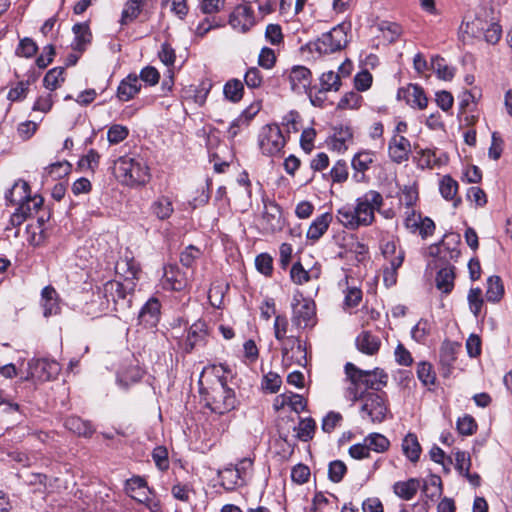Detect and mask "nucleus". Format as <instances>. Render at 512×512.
<instances>
[{
    "instance_id": "1",
    "label": "nucleus",
    "mask_w": 512,
    "mask_h": 512,
    "mask_svg": "<svg viewBox=\"0 0 512 512\" xmlns=\"http://www.w3.org/2000/svg\"><path fill=\"white\" fill-rule=\"evenodd\" d=\"M382 195L369 190L356 199V205H345L338 209L337 219L347 229L356 230L361 226H369L375 220V211L383 205Z\"/></svg>"
},
{
    "instance_id": "2",
    "label": "nucleus",
    "mask_w": 512,
    "mask_h": 512,
    "mask_svg": "<svg viewBox=\"0 0 512 512\" xmlns=\"http://www.w3.org/2000/svg\"><path fill=\"white\" fill-rule=\"evenodd\" d=\"M346 381L344 396L355 403L359 401L362 393L378 392L387 384V374L378 368L362 370L351 362L345 364Z\"/></svg>"
},
{
    "instance_id": "3",
    "label": "nucleus",
    "mask_w": 512,
    "mask_h": 512,
    "mask_svg": "<svg viewBox=\"0 0 512 512\" xmlns=\"http://www.w3.org/2000/svg\"><path fill=\"white\" fill-rule=\"evenodd\" d=\"M200 394L213 413L223 415L236 407L235 392L223 378H217L209 389L201 388Z\"/></svg>"
},
{
    "instance_id": "4",
    "label": "nucleus",
    "mask_w": 512,
    "mask_h": 512,
    "mask_svg": "<svg viewBox=\"0 0 512 512\" xmlns=\"http://www.w3.org/2000/svg\"><path fill=\"white\" fill-rule=\"evenodd\" d=\"M113 173L124 185H145L149 179V168L141 158L130 156L119 157L114 162Z\"/></svg>"
},
{
    "instance_id": "5",
    "label": "nucleus",
    "mask_w": 512,
    "mask_h": 512,
    "mask_svg": "<svg viewBox=\"0 0 512 512\" xmlns=\"http://www.w3.org/2000/svg\"><path fill=\"white\" fill-rule=\"evenodd\" d=\"M350 23H341L333 27L329 32L323 33L315 42L314 48L320 54L338 52L348 44V31Z\"/></svg>"
},
{
    "instance_id": "6",
    "label": "nucleus",
    "mask_w": 512,
    "mask_h": 512,
    "mask_svg": "<svg viewBox=\"0 0 512 512\" xmlns=\"http://www.w3.org/2000/svg\"><path fill=\"white\" fill-rule=\"evenodd\" d=\"M359 400L362 402L360 407L362 419L372 423H381L386 419L389 409L384 392L362 393Z\"/></svg>"
},
{
    "instance_id": "7",
    "label": "nucleus",
    "mask_w": 512,
    "mask_h": 512,
    "mask_svg": "<svg viewBox=\"0 0 512 512\" xmlns=\"http://www.w3.org/2000/svg\"><path fill=\"white\" fill-rule=\"evenodd\" d=\"M136 283L133 281L119 282L107 281L102 288L103 297L106 299V309L110 308V302L113 303V309L118 310L130 307L131 297Z\"/></svg>"
},
{
    "instance_id": "8",
    "label": "nucleus",
    "mask_w": 512,
    "mask_h": 512,
    "mask_svg": "<svg viewBox=\"0 0 512 512\" xmlns=\"http://www.w3.org/2000/svg\"><path fill=\"white\" fill-rule=\"evenodd\" d=\"M258 144L264 155L276 156L282 152L286 138L277 124H267L260 130Z\"/></svg>"
},
{
    "instance_id": "9",
    "label": "nucleus",
    "mask_w": 512,
    "mask_h": 512,
    "mask_svg": "<svg viewBox=\"0 0 512 512\" xmlns=\"http://www.w3.org/2000/svg\"><path fill=\"white\" fill-rule=\"evenodd\" d=\"M130 497L140 504H143L150 512H159L160 501L147 486L142 478L132 479L129 483Z\"/></svg>"
},
{
    "instance_id": "10",
    "label": "nucleus",
    "mask_w": 512,
    "mask_h": 512,
    "mask_svg": "<svg viewBox=\"0 0 512 512\" xmlns=\"http://www.w3.org/2000/svg\"><path fill=\"white\" fill-rule=\"evenodd\" d=\"M292 322L298 328L313 327L316 323L315 303L309 299H294Z\"/></svg>"
},
{
    "instance_id": "11",
    "label": "nucleus",
    "mask_w": 512,
    "mask_h": 512,
    "mask_svg": "<svg viewBox=\"0 0 512 512\" xmlns=\"http://www.w3.org/2000/svg\"><path fill=\"white\" fill-rule=\"evenodd\" d=\"M6 205H14L24 200H32L35 209L43 205V198L40 195L31 196L30 186L24 180H18L5 193Z\"/></svg>"
},
{
    "instance_id": "12",
    "label": "nucleus",
    "mask_w": 512,
    "mask_h": 512,
    "mask_svg": "<svg viewBox=\"0 0 512 512\" xmlns=\"http://www.w3.org/2000/svg\"><path fill=\"white\" fill-rule=\"evenodd\" d=\"M208 331L207 325L202 320H197L190 325L187 331V337L184 342V350L186 353H191L197 346H204L207 342Z\"/></svg>"
},
{
    "instance_id": "13",
    "label": "nucleus",
    "mask_w": 512,
    "mask_h": 512,
    "mask_svg": "<svg viewBox=\"0 0 512 512\" xmlns=\"http://www.w3.org/2000/svg\"><path fill=\"white\" fill-rule=\"evenodd\" d=\"M265 208L262 215V228L264 232L275 233L280 231L284 225L281 207L272 201L268 206L265 205Z\"/></svg>"
},
{
    "instance_id": "14",
    "label": "nucleus",
    "mask_w": 512,
    "mask_h": 512,
    "mask_svg": "<svg viewBox=\"0 0 512 512\" xmlns=\"http://www.w3.org/2000/svg\"><path fill=\"white\" fill-rule=\"evenodd\" d=\"M397 96L399 99H404L411 107H417L420 110L425 109L428 104L424 90L418 84H409L407 87L400 88Z\"/></svg>"
},
{
    "instance_id": "15",
    "label": "nucleus",
    "mask_w": 512,
    "mask_h": 512,
    "mask_svg": "<svg viewBox=\"0 0 512 512\" xmlns=\"http://www.w3.org/2000/svg\"><path fill=\"white\" fill-rule=\"evenodd\" d=\"M410 152V141L404 136L393 135L388 145V153L390 159L393 162L400 164L408 160Z\"/></svg>"
},
{
    "instance_id": "16",
    "label": "nucleus",
    "mask_w": 512,
    "mask_h": 512,
    "mask_svg": "<svg viewBox=\"0 0 512 512\" xmlns=\"http://www.w3.org/2000/svg\"><path fill=\"white\" fill-rule=\"evenodd\" d=\"M160 309H161L160 301L155 297H151L143 305V307L141 308V310L139 312V315H138L139 323L144 325V327H146V328L155 327L160 320V313H161Z\"/></svg>"
},
{
    "instance_id": "17",
    "label": "nucleus",
    "mask_w": 512,
    "mask_h": 512,
    "mask_svg": "<svg viewBox=\"0 0 512 512\" xmlns=\"http://www.w3.org/2000/svg\"><path fill=\"white\" fill-rule=\"evenodd\" d=\"M312 74L305 66H294L289 72L291 90L301 94L307 91L311 84Z\"/></svg>"
},
{
    "instance_id": "18",
    "label": "nucleus",
    "mask_w": 512,
    "mask_h": 512,
    "mask_svg": "<svg viewBox=\"0 0 512 512\" xmlns=\"http://www.w3.org/2000/svg\"><path fill=\"white\" fill-rule=\"evenodd\" d=\"M30 374L40 381H49L59 373V365L55 361L37 359L30 365Z\"/></svg>"
},
{
    "instance_id": "19",
    "label": "nucleus",
    "mask_w": 512,
    "mask_h": 512,
    "mask_svg": "<svg viewBox=\"0 0 512 512\" xmlns=\"http://www.w3.org/2000/svg\"><path fill=\"white\" fill-rule=\"evenodd\" d=\"M229 23L234 28L246 32L254 24V12L248 5H238L229 17Z\"/></svg>"
},
{
    "instance_id": "20",
    "label": "nucleus",
    "mask_w": 512,
    "mask_h": 512,
    "mask_svg": "<svg viewBox=\"0 0 512 512\" xmlns=\"http://www.w3.org/2000/svg\"><path fill=\"white\" fill-rule=\"evenodd\" d=\"M149 212L160 221L168 220L174 213V205L170 196L159 195L150 204Z\"/></svg>"
},
{
    "instance_id": "21",
    "label": "nucleus",
    "mask_w": 512,
    "mask_h": 512,
    "mask_svg": "<svg viewBox=\"0 0 512 512\" xmlns=\"http://www.w3.org/2000/svg\"><path fill=\"white\" fill-rule=\"evenodd\" d=\"M141 89V82L137 75L129 74L118 85L116 96L122 102L133 99Z\"/></svg>"
},
{
    "instance_id": "22",
    "label": "nucleus",
    "mask_w": 512,
    "mask_h": 512,
    "mask_svg": "<svg viewBox=\"0 0 512 512\" xmlns=\"http://www.w3.org/2000/svg\"><path fill=\"white\" fill-rule=\"evenodd\" d=\"M333 220V215L330 212H325L319 216H317L312 223L310 224L306 237L312 241H318L328 230L331 222Z\"/></svg>"
},
{
    "instance_id": "23",
    "label": "nucleus",
    "mask_w": 512,
    "mask_h": 512,
    "mask_svg": "<svg viewBox=\"0 0 512 512\" xmlns=\"http://www.w3.org/2000/svg\"><path fill=\"white\" fill-rule=\"evenodd\" d=\"M374 161V153L371 151H361L357 153L352 159V167L355 170L353 175L356 182L365 180V172L370 168Z\"/></svg>"
},
{
    "instance_id": "24",
    "label": "nucleus",
    "mask_w": 512,
    "mask_h": 512,
    "mask_svg": "<svg viewBox=\"0 0 512 512\" xmlns=\"http://www.w3.org/2000/svg\"><path fill=\"white\" fill-rule=\"evenodd\" d=\"M44 317L57 315L60 312L58 293L52 286H46L41 292Z\"/></svg>"
},
{
    "instance_id": "25",
    "label": "nucleus",
    "mask_w": 512,
    "mask_h": 512,
    "mask_svg": "<svg viewBox=\"0 0 512 512\" xmlns=\"http://www.w3.org/2000/svg\"><path fill=\"white\" fill-rule=\"evenodd\" d=\"M72 31L74 33L73 50L83 52L92 40V33L88 23H76L72 27Z\"/></svg>"
},
{
    "instance_id": "26",
    "label": "nucleus",
    "mask_w": 512,
    "mask_h": 512,
    "mask_svg": "<svg viewBox=\"0 0 512 512\" xmlns=\"http://www.w3.org/2000/svg\"><path fill=\"white\" fill-rule=\"evenodd\" d=\"M381 341L378 336L369 331H363L356 338V346L359 351L367 355H374L378 352Z\"/></svg>"
},
{
    "instance_id": "27",
    "label": "nucleus",
    "mask_w": 512,
    "mask_h": 512,
    "mask_svg": "<svg viewBox=\"0 0 512 512\" xmlns=\"http://www.w3.org/2000/svg\"><path fill=\"white\" fill-rule=\"evenodd\" d=\"M165 286L174 291H183L188 286V278L178 267L165 271Z\"/></svg>"
},
{
    "instance_id": "28",
    "label": "nucleus",
    "mask_w": 512,
    "mask_h": 512,
    "mask_svg": "<svg viewBox=\"0 0 512 512\" xmlns=\"http://www.w3.org/2000/svg\"><path fill=\"white\" fill-rule=\"evenodd\" d=\"M115 271L117 274L124 277V282H130L137 279L140 271L137 262L133 258H121L115 264Z\"/></svg>"
},
{
    "instance_id": "29",
    "label": "nucleus",
    "mask_w": 512,
    "mask_h": 512,
    "mask_svg": "<svg viewBox=\"0 0 512 512\" xmlns=\"http://www.w3.org/2000/svg\"><path fill=\"white\" fill-rule=\"evenodd\" d=\"M218 476L220 478L221 486L228 491H232L236 487L246 485L245 482L242 481L241 476H239V474L237 473L232 464L220 470L218 472Z\"/></svg>"
},
{
    "instance_id": "30",
    "label": "nucleus",
    "mask_w": 512,
    "mask_h": 512,
    "mask_svg": "<svg viewBox=\"0 0 512 512\" xmlns=\"http://www.w3.org/2000/svg\"><path fill=\"white\" fill-rule=\"evenodd\" d=\"M421 487V481L410 478L407 481H398L393 485L394 493L403 500H411Z\"/></svg>"
},
{
    "instance_id": "31",
    "label": "nucleus",
    "mask_w": 512,
    "mask_h": 512,
    "mask_svg": "<svg viewBox=\"0 0 512 512\" xmlns=\"http://www.w3.org/2000/svg\"><path fill=\"white\" fill-rule=\"evenodd\" d=\"M405 257V252L400 250L398 255L390 260L383 269V282L386 287H392L397 282V270L402 266Z\"/></svg>"
},
{
    "instance_id": "32",
    "label": "nucleus",
    "mask_w": 512,
    "mask_h": 512,
    "mask_svg": "<svg viewBox=\"0 0 512 512\" xmlns=\"http://www.w3.org/2000/svg\"><path fill=\"white\" fill-rule=\"evenodd\" d=\"M454 267L446 266L441 268L436 275V287L444 294H449L454 288Z\"/></svg>"
},
{
    "instance_id": "33",
    "label": "nucleus",
    "mask_w": 512,
    "mask_h": 512,
    "mask_svg": "<svg viewBox=\"0 0 512 512\" xmlns=\"http://www.w3.org/2000/svg\"><path fill=\"white\" fill-rule=\"evenodd\" d=\"M64 426L71 432L84 437H89L93 434L94 429L90 422L84 421L77 416H70L65 419Z\"/></svg>"
},
{
    "instance_id": "34",
    "label": "nucleus",
    "mask_w": 512,
    "mask_h": 512,
    "mask_svg": "<svg viewBox=\"0 0 512 512\" xmlns=\"http://www.w3.org/2000/svg\"><path fill=\"white\" fill-rule=\"evenodd\" d=\"M402 450L404 455L411 461L417 462L421 454V446L418 438L413 433H408L402 441Z\"/></svg>"
},
{
    "instance_id": "35",
    "label": "nucleus",
    "mask_w": 512,
    "mask_h": 512,
    "mask_svg": "<svg viewBox=\"0 0 512 512\" xmlns=\"http://www.w3.org/2000/svg\"><path fill=\"white\" fill-rule=\"evenodd\" d=\"M147 0H128L121 15V24L127 25L134 21L142 12Z\"/></svg>"
},
{
    "instance_id": "36",
    "label": "nucleus",
    "mask_w": 512,
    "mask_h": 512,
    "mask_svg": "<svg viewBox=\"0 0 512 512\" xmlns=\"http://www.w3.org/2000/svg\"><path fill=\"white\" fill-rule=\"evenodd\" d=\"M440 193L446 200H453V205L456 207L460 202V198H456L458 191V183L449 175H445L439 186Z\"/></svg>"
},
{
    "instance_id": "37",
    "label": "nucleus",
    "mask_w": 512,
    "mask_h": 512,
    "mask_svg": "<svg viewBox=\"0 0 512 512\" xmlns=\"http://www.w3.org/2000/svg\"><path fill=\"white\" fill-rule=\"evenodd\" d=\"M504 295V286L499 276L493 275L487 279L485 297L487 301L495 303L500 301Z\"/></svg>"
},
{
    "instance_id": "38",
    "label": "nucleus",
    "mask_w": 512,
    "mask_h": 512,
    "mask_svg": "<svg viewBox=\"0 0 512 512\" xmlns=\"http://www.w3.org/2000/svg\"><path fill=\"white\" fill-rule=\"evenodd\" d=\"M223 94L230 102L237 103L243 98L244 85L239 79H230L223 87Z\"/></svg>"
},
{
    "instance_id": "39",
    "label": "nucleus",
    "mask_w": 512,
    "mask_h": 512,
    "mask_svg": "<svg viewBox=\"0 0 512 512\" xmlns=\"http://www.w3.org/2000/svg\"><path fill=\"white\" fill-rule=\"evenodd\" d=\"M431 68L437 74L438 78L450 81L455 75V69L447 65L444 58L435 56L431 58Z\"/></svg>"
},
{
    "instance_id": "40",
    "label": "nucleus",
    "mask_w": 512,
    "mask_h": 512,
    "mask_svg": "<svg viewBox=\"0 0 512 512\" xmlns=\"http://www.w3.org/2000/svg\"><path fill=\"white\" fill-rule=\"evenodd\" d=\"M364 441L368 447L369 452L374 451L377 453H383L388 450L390 441L387 437L380 433H370L364 438Z\"/></svg>"
},
{
    "instance_id": "41",
    "label": "nucleus",
    "mask_w": 512,
    "mask_h": 512,
    "mask_svg": "<svg viewBox=\"0 0 512 512\" xmlns=\"http://www.w3.org/2000/svg\"><path fill=\"white\" fill-rule=\"evenodd\" d=\"M321 89L319 94L326 93L328 91H338L341 86V80L339 73L334 71L324 72L320 77Z\"/></svg>"
},
{
    "instance_id": "42",
    "label": "nucleus",
    "mask_w": 512,
    "mask_h": 512,
    "mask_svg": "<svg viewBox=\"0 0 512 512\" xmlns=\"http://www.w3.org/2000/svg\"><path fill=\"white\" fill-rule=\"evenodd\" d=\"M64 68L54 67L50 69L43 79V85L50 91L56 90L62 82H64Z\"/></svg>"
},
{
    "instance_id": "43",
    "label": "nucleus",
    "mask_w": 512,
    "mask_h": 512,
    "mask_svg": "<svg viewBox=\"0 0 512 512\" xmlns=\"http://www.w3.org/2000/svg\"><path fill=\"white\" fill-rule=\"evenodd\" d=\"M378 29L389 42L396 41L402 34V27L396 22L381 21L378 24Z\"/></svg>"
},
{
    "instance_id": "44",
    "label": "nucleus",
    "mask_w": 512,
    "mask_h": 512,
    "mask_svg": "<svg viewBox=\"0 0 512 512\" xmlns=\"http://www.w3.org/2000/svg\"><path fill=\"white\" fill-rule=\"evenodd\" d=\"M37 52L38 45L32 38L29 37L21 39L16 48V55L25 58H32L36 55Z\"/></svg>"
},
{
    "instance_id": "45",
    "label": "nucleus",
    "mask_w": 512,
    "mask_h": 512,
    "mask_svg": "<svg viewBox=\"0 0 512 512\" xmlns=\"http://www.w3.org/2000/svg\"><path fill=\"white\" fill-rule=\"evenodd\" d=\"M316 423L312 418L301 419L297 428V437L304 442L313 438Z\"/></svg>"
},
{
    "instance_id": "46",
    "label": "nucleus",
    "mask_w": 512,
    "mask_h": 512,
    "mask_svg": "<svg viewBox=\"0 0 512 512\" xmlns=\"http://www.w3.org/2000/svg\"><path fill=\"white\" fill-rule=\"evenodd\" d=\"M3 406V411L14 416L13 421L20 423L23 418V410L18 403L8 400L2 391H0V407Z\"/></svg>"
},
{
    "instance_id": "47",
    "label": "nucleus",
    "mask_w": 512,
    "mask_h": 512,
    "mask_svg": "<svg viewBox=\"0 0 512 512\" xmlns=\"http://www.w3.org/2000/svg\"><path fill=\"white\" fill-rule=\"evenodd\" d=\"M481 15L482 14H477L474 19L463 21L460 25V32L463 35L466 34L469 37L480 39Z\"/></svg>"
},
{
    "instance_id": "48",
    "label": "nucleus",
    "mask_w": 512,
    "mask_h": 512,
    "mask_svg": "<svg viewBox=\"0 0 512 512\" xmlns=\"http://www.w3.org/2000/svg\"><path fill=\"white\" fill-rule=\"evenodd\" d=\"M347 472V466L341 460H334L329 463L328 466V478L334 483L342 481L343 477Z\"/></svg>"
},
{
    "instance_id": "49",
    "label": "nucleus",
    "mask_w": 512,
    "mask_h": 512,
    "mask_svg": "<svg viewBox=\"0 0 512 512\" xmlns=\"http://www.w3.org/2000/svg\"><path fill=\"white\" fill-rule=\"evenodd\" d=\"M422 490L427 497L431 499L435 496H440L442 494L441 478L437 475H431L430 478L424 482Z\"/></svg>"
},
{
    "instance_id": "50",
    "label": "nucleus",
    "mask_w": 512,
    "mask_h": 512,
    "mask_svg": "<svg viewBox=\"0 0 512 512\" xmlns=\"http://www.w3.org/2000/svg\"><path fill=\"white\" fill-rule=\"evenodd\" d=\"M417 377L424 385H432L435 383L436 374L432 365L428 362H420L417 366Z\"/></svg>"
},
{
    "instance_id": "51",
    "label": "nucleus",
    "mask_w": 512,
    "mask_h": 512,
    "mask_svg": "<svg viewBox=\"0 0 512 512\" xmlns=\"http://www.w3.org/2000/svg\"><path fill=\"white\" fill-rule=\"evenodd\" d=\"M467 300L469 303L470 311L474 314L475 317H478L484 303L481 289L471 288L469 290Z\"/></svg>"
},
{
    "instance_id": "52",
    "label": "nucleus",
    "mask_w": 512,
    "mask_h": 512,
    "mask_svg": "<svg viewBox=\"0 0 512 512\" xmlns=\"http://www.w3.org/2000/svg\"><path fill=\"white\" fill-rule=\"evenodd\" d=\"M254 458L244 457L240 459L236 465H233L239 476H241L242 481L245 484L251 479L252 470H253Z\"/></svg>"
},
{
    "instance_id": "53",
    "label": "nucleus",
    "mask_w": 512,
    "mask_h": 512,
    "mask_svg": "<svg viewBox=\"0 0 512 512\" xmlns=\"http://www.w3.org/2000/svg\"><path fill=\"white\" fill-rule=\"evenodd\" d=\"M307 362L306 347L303 343L298 345L294 351H292L287 359L283 360L286 365L297 364L299 366H305Z\"/></svg>"
},
{
    "instance_id": "54",
    "label": "nucleus",
    "mask_w": 512,
    "mask_h": 512,
    "mask_svg": "<svg viewBox=\"0 0 512 512\" xmlns=\"http://www.w3.org/2000/svg\"><path fill=\"white\" fill-rule=\"evenodd\" d=\"M152 459L161 471H166L169 468L168 450L165 446H157L152 451Z\"/></svg>"
},
{
    "instance_id": "55",
    "label": "nucleus",
    "mask_w": 512,
    "mask_h": 512,
    "mask_svg": "<svg viewBox=\"0 0 512 512\" xmlns=\"http://www.w3.org/2000/svg\"><path fill=\"white\" fill-rule=\"evenodd\" d=\"M129 134V130L126 126L114 124L107 132V139L110 144H118L125 140Z\"/></svg>"
},
{
    "instance_id": "56",
    "label": "nucleus",
    "mask_w": 512,
    "mask_h": 512,
    "mask_svg": "<svg viewBox=\"0 0 512 512\" xmlns=\"http://www.w3.org/2000/svg\"><path fill=\"white\" fill-rule=\"evenodd\" d=\"M29 81H20L8 92L7 99L12 102L22 101L26 98L29 91Z\"/></svg>"
},
{
    "instance_id": "57",
    "label": "nucleus",
    "mask_w": 512,
    "mask_h": 512,
    "mask_svg": "<svg viewBox=\"0 0 512 512\" xmlns=\"http://www.w3.org/2000/svg\"><path fill=\"white\" fill-rule=\"evenodd\" d=\"M281 383V377L277 373L269 372L263 377L262 388L266 392L276 393L280 389Z\"/></svg>"
},
{
    "instance_id": "58",
    "label": "nucleus",
    "mask_w": 512,
    "mask_h": 512,
    "mask_svg": "<svg viewBox=\"0 0 512 512\" xmlns=\"http://www.w3.org/2000/svg\"><path fill=\"white\" fill-rule=\"evenodd\" d=\"M477 429L475 419L470 415H464L457 421V430L461 435H472Z\"/></svg>"
},
{
    "instance_id": "59",
    "label": "nucleus",
    "mask_w": 512,
    "mask_h": 512,
    "mask_svg": "<svg viewBox=\"0 0 512 512\" xmlns=\"http://www.w3.org/2000/svg\"><path fill=\"white\" fill-rule=\"evenodd\" d=\"M245 84L251 88H259L263 82L261 71L257 67L249 68L244 75Z\"/></svg>"
},
{
    "instance_id": "60",
    "label": "nucleus",
    "mask_w": 512,
    "mask_h": 512,
    "mask_svg": "<svg viewBox=\"0 0 512 512\" xmlns=\"http://www.w3.org/2000/svg\"><path fill=\"white\" fill-rule=\"evenodd\" d=\"M255 265L257 270L266 276L272 273L273 260L272 257L267 253L259 254L255 259Z\"/></svg>"
},
{
    "instance_id": "61",
    "label": "nucleus",
    "mask_w": 512,
    "mask_h": 512,
    "mask_svg": "<svg viewBox=\"0 0 512 512\" xmlns=\"http://www.w3.org/2000/svg\"><path fill=\"white\" fill-rule=\"evenodd\" d=\"M158 57L160 61L166 66H173L176 59L175 50L171 47V45L167 42H164L161 45V49L158 52Z\"/></svg>"
},
{
    "instance_id": "62",
    "label": "nucleus",
    "mask_w": 512,
    "mask_h": 512,
    "mask_svg": "<svg viewBox=\"0 0 512 512\" xmlns=\"http://www.w3.org/2000/svg\"><path fill=\"white\" fill-rule=\"evenodd\" d=\"M471 467V459L470 455L465 451H456L455 452V468L460 473L463 474L468 472Z\"/></svg>"
},
{
    "instance_id": "63",
    "label": "nucleus",
    "mask_w": 512,
    "mask_h": 512,
    "mask_svg": "<svg viewBox=\"0 0 512 512\" xmlns=\"http://www.w3.org/2000/svg\"><path fill=\"white\" fill-rule=\"evenodd\" d=\"M430 332V324L427 320L421 319L411 330L412 338L422 342Z\"/></svg>"
},
{
    "instance_id": "64",
    "label": "nucleus",
    "mask_w": 512,
    "mask_h": 512,
    "mask_svg": "<svg viewBox=\"0 0 512 512\" xmlns=\"http://www.w3.org/2000/svg\"><path fill=\"white\" fill-rule=\"evenodd\" d=\"M331 178L334 182H344L348 177L347 164L343 160H339L330 171Z\"/></svg>"
}]
</instances>
